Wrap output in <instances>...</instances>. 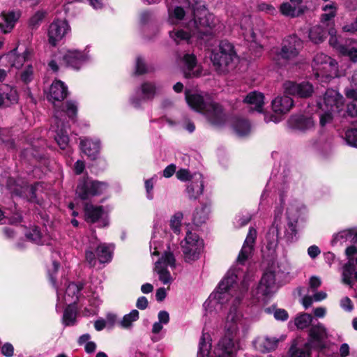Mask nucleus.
<instances>
[{"label": "nucleus", "instance_id": "nucleus-30", "mask_svg": "<svg viewBox=\"0 0 357 357\" xmlns=\"http://www.w3.org/2000/svg\"><path fill=\"white\" fill-rule=\"evenodd\" d=\"M279 340L275 337H269L267 336L257 337L254 345L257 350L263 352H270L275 350L278 344Z\"/></svg>", "mask_w": 357, "mask_h": 357}, {"label": "nucleus", "instance_id": "nucleus-9", "mask_svg": "<svg viewBox=\"0 0 357 357\" xmlns=\"http://www.w3.org/2000/svg\"><path fill=\"white\" fill-rule=\"evenodd\" d=\"M312 67L314 75L321 82H328L331 78L338 76V66L337 61L328 55L319 52L313 58Z\"/></svg>", "mask_w": 357, "mask_h": 357}, {"label": "nucleus", "instance_id": "nucleus-38", "mask_svg": "<svg viewBox=\"0 0 357 357\" xmlns=\"http://www.w3.org/2000/svg\"><path fill=\"white\" fill-rule=\"evenodd\" d=\"M280 227L279 224L274 222L266 234L268 246L269 248H273L276 246L280 235Z\"/></svg>", "mask_w": 357, "mask_h": 357}, {"label": "nucleus", "instance_id": "nucleus-57", "mask_svg": "<svg viewBox=\"0 0 357 357\" xmlns=\"http://www.w3.org/2000/svg\"><path fill=\"white\" fill-rule=\"evenodd\" d=\"M147 71V68L144 59L142 57H137L136 60L135 73L142 75Z\"/></svg>", "mask_w": 357, "mask_h": 357}, {"label": "nucleus", "instance_id": "nucleus-59", "mask_svg": "<svg viewBox=\"0 0 357 357\" xmlns=\"http://www.w3.org/2000/svg\"><path fill=\"white\" fill-rule=\"evenodd\" d=\"M45 16V13L43 11H37L30 19V24L31 26H36L40 22L42 21Z\"/></svg>", "mask_w": 357, "mask_h": 357}, {"label": "nucleus", "instance_id": "nucleus-37", "mask_svg": "<svg viewBox=\"0 0 357 357\" xmlns=\"http://www.w3.org/2000/svg\"><path fill=\"white\" fill-rule=\"evenodd\" d=\"M280 227L279 224L274 222L266 234L268 246L269 248H273L276 246L280 235Z\"/></svg>", "mask_w": 357, "mask_h": 357}, {"label": "nucleus", "instance_id": "nucleus-54", "mask_svg": "<svg viewBox=\"0 0 357 357\" xmlns=\"http://www.w3.org/2000/svg\"><path fill=\"white\" fill-rule=\"evenodd\" d=\"M12 182L13 180H9L8 187L12 192L15 193L16 195H22L26 190L31 191L33 190V188L29 186L20 187V188H19L18 184L14 185Z\"/></svg>", "mask_w": 357, "mask_h": 357}, {"label": "nucleus", "instance_id": "nucleus-56", "mask_svg": "<svg viewBox=\"0 0 357 357\" xmlns=\"http://www.w3.org/2000/svg\"><path fill=\"white\" fill-rule=\"evenodd\" d=\"M33 68L31 64H27L26 68L22 73L21 77L24 82H29L33 79Z\"/></svg>", "mask_w": 357, "mask_h": 357}, {"label": "nucleus", "instance_id": "nucleus-13", "mask_svg": "<svg viewBox=\"0 0 357 357\" xmlns=\"http://www.w3.org/2000/svg\"><path fill=\"white\" fill-rule=\"evenodd\" d=\"M183 257L185 261L192 262L197 260L204 250V241L199 236L188 231L183 241L181 243Z\"/></svg>", "mask_w": 357, "mask_h": 357}, {"label": "nucleus", "instance_id": "nucleus-22", "mask_svg": "<svg viewBox=\"0 0 357 357\" xmlns=\"http://www.w3.org/2000/svg\"><path fill=\"white\" fill-rule=\"evenodd\" d=\"M59 54L58 59H62L66 66L75 69H79L89 59L87 54L75 50H63Z\"/></svg>", "mask_w": 357, "mask_h": 357}, {"label": "nucleus", "instance_id": "nucleus-53", "mask_svg": "<svg viewBox=\"0 0 357 357\" xmlns=\"http://www.w3.org/2000/svg\"><path fill=\"white\" fill-rule=\"evenodd\" d=\"M337 31L334 28H331L328 30V35L330 36L329 44L331 46L336 49L340 53L341 52V48H344V46L341 45L337 37Z\"/></svg>", "mask_w": 357, "mask_h": 357}, {"label": "nucleus", "instance_id": "nucleus-26", "mask_svg": "<svg viewBox=\"0 0 357 357\" xmlns=\"http://www.w3.org/2000/svg\"><path fill=\"white\" fill-rule=\"evenodd\" d=\"M272 109L277 114H284L294 105L293 100L288 96H278L272 101Z\"/></svg>", "mask_w": 357, "mask_h": 357}, {"label": "nucleus", "instance_id": "nucleus-8", "mask_svg": "<svg viewBox=\"0 0 357 357\" xmlns=\"http://www.w3.org/2000/svg\"><path fill=\"white\" fill-rule=\"evenodd\" d=\"M77 113V104L75 101L70 100L65 103V109H56L54 114L55 124V140L61 149H66L68 146L69 137L66 130V126L63 122V117L66 115L72 120H74Z\"/></svg>", "mask_w": 357, "mask_h": 357}, {"label": "nucleus", "instance_id": "nucleus-19", "mask_svg": "<svg viewBox=\"0 0 357 357\" xmlns=\"http://www.w3.org/2000/svg\"><path fill=\"white\" fill-rule=\"evenodd\" d=\"M160 87L153 82H144L137 90L136 95L130 98L131 104L135 107H139L142 100H151L158 93Z\"/></svg>", "mask_w": 357, "mask_h": 357}, {"label": "nucleus", "instance_id": "nucleus-49", "mask_svg": "<svg viewBox=\"0 0 357 357\" xmlns=\"http://www.w3.org/2000/svg\"><path fill=\"white\" fill-rule=\"evenodd\" d=\"M312 317L310 314L303 313L295 319V325L297 328L303 329L307 328L312 322Z\"/></svg>", "mask_w": 357, "mask_h": 357}, {"label": "nucleus", "instance_id": "nucleus-21", "mask_svg": "<svg viewBox=\"0 0 357 357\" xmlns=\"http://www.w3.org/2000/svg\"><path fill=\"white\" fill-rule=\"evenodd\" d=\"M70 31V27L67 21L57 20L54 21L49 26L48 40L52 45H56Z\"/></svg>", "mask_w": 357, "mask_h": 357}, {"label": "nucleus", "instance_id": "nucleus-46", "mask_svg": "<svg viewBox=\"0 0 357 357\" xmlns=\"http://www.w3.org/2000/svg\"><path fill=\"white\" fill-rule=\"evenodd\" d=\"M324 13L321 15V21L326 23L335 17L337 13V5L335 3H331L323 7Z\"/></svg>", "mask_w": 357, "mask_h": 357}, {"label": "nucleus", "instance_id": "nucleus-5", "mask_svg": "<svg viewBox=\"0 0 357 357\" xmlns=\"http://www.w3.org/2000/svg\"><path fill=\"white\" fill-rule=\"evenodd\" d=\"M317 105L320 109L319 123L324 127L330 123L335 116L338 114L344 108L343 96L337 91L328 89L318 102Z\"/></svg>", "mask_w": 357, "mask_h": 357}, {"label": "nucleus", "instance_id": "nucleus-39", "mask_svg": "<svg viewBox=\"0 0 357 357\" xmlns=\"http://www.w3.org/2000/svg\"><path fill=\"white\" fill-rule=\"evenodd\" d=\"M308 37L313 43L319 44L324 41L326 32L321 26L317 25L310 29Z\"/></svg>", "mask_w": 357, "mask_h": 357}, {"label": "nucleus", "instance_id": "nucleus-2", "mask_svg": "<svg viewBox=\"0 0 357 357\" xmlns=\"http://www.w3.org/2000/svg\"><path fill=\"white\" fill-rule=\"evenodd\" d=\"M195 19L184 29H175L169 31V37L177 44L183 41L192 44L203 39L204 36L213 33L217 20L214 15L205 9L194 10Z\"/></svg>", "mask_w": 357, "mask_h": 357}, {"label": "nucleus", "instance_id": "nucleus-45", "mask_svg": "<svg viewBox=\"0 0 357 357\" xmlns=\"http://www.w3.org/2000/svg\"><path fill=\"white\" fill-rule=\"evenodd\" d=\"M310 343H305L302 347L291 346L289 349L291 357H310Z\"/></svg>", "mask_w": 357, "mask_h": 357}, {"label": "nucleus", "instance_id": "nucleus-60", "mask_svg": "<svg viewBox=\"0 0 357 357\" xmlns=\"http://www.w3.org/2000/svg\"><path fill=\"white\" fill-rule=\"evenodd\" d=\"M1 353L6 357H11L14 353V347L10 343L4 344L1 347Z\"/></svg>", "mask_w": 357, "mask_h": 357}, {"label": "nucleus", "instance_id": "nucleus-40", "mask_svg": "<svg viewBox=\"0 0 357 357\" xmlns=\"http://www.w3.org/2000/svg\"><path fill=\"white\" fill-rule=\"evenodd\" d=\"M233 128L238 136H245L250 131V125L245 119H236L233 123Z\"/></svg>", "mask_w": 357, "mask_h": 357}, {"label": "nucleus", "instance_id": "nucleus-6", "mask_svg": "<svg viewBox=\"0 0 357 357\" xmlns=\"http://www.w3.org/2000/svg\"><path fill=\"white\" fill-rule=\"evenodd\" d=\"M210 348L209 335L203 334L199 344V357H235L239 346L232 338L225 336L219 341L211 356H208Z\"/></svg>", "mask_w": 357, "mask_h": 357}, {"label": "nucleus", "instance_id": "nucleus-62", "mask_svg": "<svg viewBox=\"0 0 357 357\" xmlns=\"http://www.w3.org/2000/svg\"><path fill=\"white\" fill-rule=\"evenodd\" d=\"M274 317L277 320L284 321L287 319L288 314L284 310L278 309L274 312Z\"/></svg>", "mask_w": 357, "mask_h": 357}, {"label": "nucleus", "instance_id": "nucleus-24", "mask_svg": "<svg viewBox=\"0 0 357 357\" xmlns=\"http://www.w3.org/2000/svg\"><path fill=\"white\" fill-rule=\"evenodd\" d=\"M183 66V73L186 77H198L202 69L197 65L196 56L193 54H185L180 58Z\"/></svg>", "mask_w": 357, "mask_h": 357}, {"label": "nucleus", "instance_id": "nucleus-12", "mask_svg": "<svg viewBox=\"0 0 357 357\" xmlns=\"http://www.w3.org/2000/svg\"><path fill=\"white\" fill-rule=\"evenodd\" d=\"M279 273V266L278 264L273 262L263 275L256 294L253 295L257 300H260L263 296L271 295L278 290V285L276 283V278Z\"/></svg>", "mask_w": 357, "mask_h": 357}, {"label": "nucleus", "instance_id": "nucleus-50", "mask_svg": "<svg viewBox=\"0 0 357 357\" xmlns=\"http://www.w3.org/2000/svg\"><path fill=\"white\" fill-rule=\"evenodd\" d=\"M183 215L182 213H176L170 220V227L176 234H180L181 228V222Z\"/></svg>", "mask_w": 357, "mask_h": 357}, {"label": "nucleus", "instance_id": "nucleus-10", "mask_svg": "<svg viewBox=\"0 0 357 357\" xmlns=\"http://www.w3.org/2000/svg\"><path fill=\"white\" fill-rule=\"evenodd\" d=\"M112 249L104 243H100L96 236H91L85 250V260L94 267L97 260L101 264L108 263L112 259Z\"/></svg>", "mask_w": 357, "mask_h": 357}, {"label": "nucleus", "instance_id": "nucleus-64", "mask_svg": "<svg viewBox=\"0 0 357 357\" xmlns=\"http://www.w3.org/2000/svg\"><path fill=\"white\" fill-rule=\"evenodd\" d=\"M321 253L320 249L317 245H311L307 249V254L312 258H316Z\"/></svg>", "mask_w": 357, "mask_h": 357}, {"label": "nucleus", "instance_id": "nucleus-42", "mask_svg": "<svg viewBox=\"0 0 357 357\" xmlns=\"http://www.w3.org/2000/svg\"><path fill=\"white\" fill-rule=\"evenodd\" d=\"M209 211V208L207 206L197 208L193 213L194 224L199 226L205 222L208 219Z\"/></svg>", "mask_w": 357, "mask_h": 357}, {"label": "nucleus", "instance_id": "nucleus-7", "mask_svg": "<svg viewBox=\"0 0 357 357\" xmlns=\"http://www.w3.org/2000/svg\"><path fill=\"white\" fill-rule=\"evenodd\" d=\"M211 60L218 73H225L234 67L238 57L233 45L227 41H222L218 47L213 50Z\"/></svg>", "mask_w": 357, "mask_h": 357}, {"label": "nucleus", "instance_id": "nucleus-34", "mask_svg": "<svg viewBox=\"0 0 357 357\" xmlns=\"http://www.w3.org/2000/svg\"><path fill=\"white\" fill-rule=\"evenodd\" d=\"M102 206H94L91 204H86L84 207V215L86 220L89 222H96L103 215Z\"/></svg>", "mask_w": 357, "mask_h": 357}, {"label": "nucleus", "instance_id": "nucleus-11", "mask_svg": "<svg viewBox=\"0 0 357 357\" xmlns=\"http://www.w3.org/2000/svg\"><path fill=\"white\" fill-rule=\"evenodd\" d=\"M301 48V39L296 36H290L284 40L280 50L274 52L273 59L278 65L285 66L298 56Z\"/></svg>", "mask_w": 357, "mask_h": 357}, {"label": "nucleus", "instance_id": "nucleus-32", "mask_svg": "<svg viewBox=\"0 0 357 357\" xmlns=\"http://www.w3.org/2000/svg\"><path fill=\"white\" fill-rule=\"evenodd\" d=\"M291 125L296 129L305 132L314 127V121L311 117L305 116H295L290 119Z\"/></svg>", "mask_w": 357, "mask_h": 357}, {"label": "nucleus", "instance_id": "nucleus-23", "mask_svg": "<svg viewBox=\"0 0 357 357\" xmlns=\"http://www.w3.org/2000/svg\"><path fill=\"white\" fill-rule=\"evenodd\" d=\"M236 306L230 307L225 320L224 328L228 335L235 334L243 324V315Z\"/></svg>", "mask_w": 357, "mask_h": 357}, {"label": "nucleus", "instance_id": "nucleus-14", "mask_svg": "<svg viewBox=\"0 0 357 357\" xmlns=\"http://www.w3.org/2000/svg\"><path fill=\"white\" fill-rule=\"evenodd\" d=\"M108 185L102 181L84 177L79 180L76 194L82 199H88L93 196L103 194L107 190Z\"/></svg>", "mask_w": 357, "mask_h": 357}, {"label": "nucleus", "instance_id": "nucleus-51", "mask_svg": "<svg viewBox=\"0 0 357 357\" xmlns=\"http://www.w3.org/2000/svg\"><path fill=\"white\" fill-rule=\"evenodd\" d=\"M26 236L36 244L43 243V236L37 227H33L26 233Z\"/></svg>", "mask_w": 357, "mask_h": 357}, {"label": "nucleus", "instance_id": "nucleus-31", "mask_svg": "<svg viewBox=\"0 0 357 357\" xmlns=\"http://www.w3.org/2000/svg\"><path fill=\"white\" fill-rule=\"evenodd\" d=\"M244 102L250 105V109L257 112H263L264 96L258 91L249 93L243 100Z\"/></svg>", "mask_w": 357, "mask_h": 357}, {"label": "nucleus", "instance_id": "nucleus-17", "mask_svg": "<svg viewBox=\"0 0 357 357\" xmlns=\"http://www.w3.org/2000/svg\"><path fill=\"white\" fill-rule=\"evenodd\" d=\"M82 288L81 285L70 282L66 287L65 291L62 289H57L56 308H62L63 305H75L78 300L79 294Z\"/></svg>", "mask_w": 357, "mask_h": 357}, {"label": "nucleus", "instance_id": "nucleus-15", "mask_svg": "<svg viewBox=\"0 0 357 357\" xmlns=\"http://www.w3.org/2000/svg\"><path fill=\"white\" fill-rule=\"evenodd\" d=\"M347 242H350L351 245L345 250L346 256L349 257L357 255V227L341 230L335 234L331 240L333 245L338 243L343 244ZM355 262L357 264V257L355 259Z\"/></svg>", "mask_w": 357, "mask_h": 357}, {"label": "nucleus", "instance_id": "nucleus-18", "mask_svg": "<svg viewBox=\"0 0 357 357\" xmlns=\"http://www.w3.org/2000/svg\"><path fill=\"white\" fill-rule=\"evenodd\" d=\"M29 56L30 51L28 50H25L22 54H19L17 50H14L0 57V67H6L9 70L19 69L29 61Z\"/></svg>", "mask_w": 357, "mask_h": 357}, {"label": "nucleus", "instance_id": "nucleus-33", "mask_svg": "<svg viewBox=\"0 0 357 357\" xmlns=\"http://www.w3.org/2000/svg\"><path fill=\"white\" fill-rule=\"evenodd\" d=\"M1 16L3 22L0 23V29L2 32L6 33L10 32L14 27L15 22L20 17V13L10 11L8 13H3Z\"/></svg>", "mask_w": 357, "mask_h": 357}, {"label": "nucleus", "instance_id": "nucleus-28", "mask_svg": "<svg viewBox=\"0 0 357 357\" xmlns=\"http://www.w3.org/2000/svg\"><path fill=\"white\" fill-rule=\"evenodd\" d=\"M82 151L91 159H95L98 155L100 143L98 139H82L80 142Z\"/></svg>", "mask_w": 357, "mask_h": 357}, {"label": "nucleus", "instance_id": "nucleus-4", "mask_svg": "<svg viewBox=\"0 0 357 357\" xmlns=\"http://www.w3.org/2000/svg\"><path fill=\"white\" fill-rule=\"evenodd\" d=\"M150 250L153 256H159L163 252L161 257L155 262L154 271L163 284H171L174 278L168 271V268H175V258L170 251L164 250L163 243L158 238L155 232L150 242Z\"/></svg>", "mask_w": 357, "mask_h": 357}, {"label": "nucleus", "instance_id": "nucleus-36", "mask_svg": "<svg viewBox=\"0 0 357 357\" xmlns=\"http://www.w3.org/2000/svg\"><path fill=\"white\" fill-rule=\"evenodd\" d=\"M354 256L347 257L348 261L342 267V280L344 284H351L352 276L355 273Z\"/></svg>", "mask_w": 357, "mask_h": 357}, {"label": "nucleus", "instance_id": "nucleus-61", "mask_svg": "<svg viewBox=\"0 0 357 357\" xmlns=\"http://www.w3.org/2000/svg\"><path fill=\"white\" fill-rule=\"evenodd\" d=\"M340 305L346 311L350 312L353 310L352 302L348 297H344L341 300Z\"/></svg>", "mask_w": 357, "mask_h": 357}, {"label": "nucleus", "instance_id": "nucleus-63", "mask_svg": "<svg viewBox=\"0 0 357 357\" xmlns=\"http://www.w3.org/2000/svg\"><path fill=\"white\" fill-rule=\"evenodd\" d=\"M158 321L163 324H167L169 321V315L167 311H160L158 315Z\"/></svg>", "mask_w": 357, "mask_h": 357}, {"label": "nucleus", "instance_id": "nucleus-1", "mask_svg": "<svg viewBox=\"0 0 357 357\" xmlns=\"http://www.w3.org/2000/svg\"><path fill=\"white\" fill-rule=\"evenodd\" d=\"M257 234L255 228H250L237 257V264L227 272L216 289L209 296L204 303L206 309L218 311L221 309L222 305L230 301L231 306L241 304L244 294L248 289V281L252 279V275L245 274L243 268L238 266L243 265L251 256Z\"/></svg>", "mask_w": 357, "mask_h": 357}, {"label": "nucleus", "instance_id": "nucleus-52", "mask_svg": "<svg viewBox=\"0 0 357 357\" xmlns=\"http://www.w3.org/2000/svg\"><path fill=\"white\" fill-rule=\"evenodd\" d=\"M344 139L348 145L357 148V128L348 129L345 132Z\"/></svg>", "mask_w": 357, "mask_h": 357}, {"label": "nucleus", "instance_id": "nucleus-35", "mask_svg": "<svg viewBox=\"0 0 357 357\" xmlns=\"http://www.w3.org/2000/svg\"><path fill=\"white\" fill-rule=\"evenodd\" d=\"M204 190V181L202 175H195L193 182L187 187V193L191 199H196Z\"/></svg>", "mask_w": 357, "mask_h": 357}, {"label": "nucleus", "instance_id": "nucleus-48", "mask_svg": "<svg viewBox=\"0 0 357 357\" xmlns=\"http://www.w3.org/2000/svg\"><path fill=\"white\" fill-rule=\"evenodd\" d=\"M139 318V312L137 310H132L129 314L123 316L120 322V325L123 328H129L132 326L134 321Z\"/></svg>", "mask_w": 357, "mask_h": 357}, {"label": "nucleus", "instance_id": "nucleus-20", "mask_svg": "<svg viewBox=\"0 0 357 357\" xmlns=\"http://www.w3.org/2000/svg\"><path fill=\"white\" fill-rule=\"evenodd\" d=\"M283 89L285 94L300 98L310 97L314 92L313 86L309 82L296 83L287 81L283 84Z\"/></svg>", "mask_w": 357, "mask_h": 357}, {"label": "nucleus", "instance_id": "nucleus-47", "mask_svg": "<svg viewBox=\"0 0 357 357\" xmlns=\"http://www.w3.org/2000/svg\"><path fill=\"white\" fill-rule=\"evenodd\" d=\"M347 96L354 99L353 102L347 105V112L351 116H357V90H348Z\"/></svg>", "mask_w": 357, "mask_h": 357}, {"label": "nucleus", "instance_id": "nucleus-44", "mask_svg": "<svg viewBox=\"0 0 357 357\" xmlns=\"http://www.w3.org/2000/svg\"><path fill=\"white\" fill-rule=\"evenodd\" d=\"M169 20L172 24H177L183 20L185 15L183 7L176 6L174 8H169Z\"/></svg>", "mask_w": 357, "mask_h": 357}, {"label": "nucleus", "instance_id": "nucleus-43", "mask_svg": "<svg viewBox=\"0 0 357 357\" xmlns=\"http://www.w3.org/2000/svg\"><path fill=\"white\" fill-rule=\"evenodd\" d=\"M77 309L74 305H68L63 315V323L65 326H73L76 322Z\"/></svg>", "mask_w": 357, "mask_h": 357}, {"label": "nucleus", "instance_id": "nucleus-27", "mask_svg": "<svg viewBox=\"0 0 357 357\" xmlns=\"http://www.w3.org/2000/svg\"><path fill=\"white\" fill-rule=\"evenodd\" d=\"M310 340L308 343L316 347H322V341L328 337V333L326 327L321 324L312 326L310 330Z\"/></svg>", "mask_w": 357, "mask_h": 357}, {"label": "nucleus", "instance_id": "nucleus-3", "mask_svg": "<svg viewBox=\"0 0 357 357\" xmlns=\"http://www.w3.org/2000/svg\"><path fill=\"white\" fill-rule=\"evenodd\" d=\"M185 100L192 109L202 113L212 125L218 126L225 122V116L221 106L212 102L208 95L186 90Z\"/></svg>", "mask_w": 357, "mask_h": 357}, {"label": "nucleus", "instance_id": "nucleus-55", "mask_svg": "<svg viewBox=\"0 0 357 357\" xmlns=\"http://www.w3.org/2000/svg\"><path fill=\"white\" fill-rule=\"evenodd\" d=\"M340 54L349 56L353 62H357V48L344 47L341 48Z\"/></svg>", "mask_w": 357, "mask_h": 357}, {"label": "nucleus", "instance_id": "nucleus-41", "mask_svg": "<svg viewBox=\"0 0 357 357\" xmlns=\"http://www.w3.org/2000/svg\"><path fill=\"white\" fill-rule=\"evenodd\" d=\"M280 10L282 15L291 17L298 16L302 13L300 6H295L288 2L281 4Z\"/></svg>", "mask_w": 357, "mask_h": 357}, {"label": "nucleus", "instance_id": "nucleus-58", "mask_svg": "<svg viewBox=\"0 0 357 357\" xmlns=\"http://www.w3.org/2000/svg\"><path fill=\"white\" fill-rule=\"evenodd\" d=\"M176 178L181 181H187L192 178L190 172L186 169H181L176 173Z\"/></svg>", "mask_w": 357, "mask_h": 357}, {"label": "nucleus", "instance_id": "nucleus-16", "mask_svg": "<svg viewBox=\"0 0 357 357\" xmlns=\"http://www.w3.org/2000/svg\"><path fill=\"white\" fill-rule=\"evenodd\" d=\"M305 208L299 204H291L287 208V217L289 231L287 235L291 241L294 240L297 234V223L305 219Z\"/></svg>", "mask_w": 357, "mask_h": 357}, {"label": "nucleus", "instance_id": "nucleus-25", "mask_svg": "<svg viewBox=\"0 0 357 357\" xmlns=\"http://www.w3.org/2000/svg\"><path fill=\"white\" fill-rule=\"evenodd\" d=\"M68 95V88L66 84L60 81H54L50 89L47 94V99L49 101L54 103L55 101L61 102Z\"/></svg>", "mask_w": 357, "mask_h": 357}, {"label": "nucleus", "instance_id": "nucleus-29", "mask_svg": "<svg viewBox=\"0 0 357 357\" xmlns=\"http://www.w3.org/2000/svg\"><path fill=\"white\" fill-rule=\"evenodd\" d=\"M17 100L18 95L15 89L8 85L0 88V107L15 104Z\"/></svg>", "mask_w": 357, "mask_h": 357}]
</instances>
